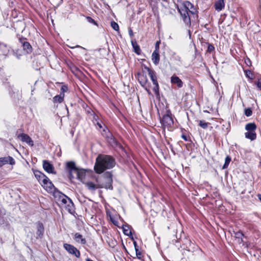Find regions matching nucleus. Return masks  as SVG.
<instances>
[{"label":"nucleus","mask_w":261,"mask_h":261,"mask_svg":"<svg viewBox=\"0 0 261 261\" xmlns=\"http://www.w3.org/2000/svg\"><path fill=\"white\" fill-rule=\"evenodd\" d=\"M34 174L35 177L41 184L43 182V181H44L45 179L47 178V176L39 170L34 171Z\"/></svg>","instance_id":"18"},{"label":"nucleus","mask_w":261,"mask_h":261,"mask_svg":"<svg viewBox=\"0 0 261 261\" xmlns=\"http://www.w3.org/2000/svg\"><path fill=\"white\" fill-rule=\"evenodd\" d=\"M110 219L112 222L116 226H118V222L115 220H114L113 218L110 217Z\"/></svg>","instance_id":"46"},{"label":"nucleus","mask_w":261,"mask_h":261,"mask_svg":"<svg viewBox=\"0 0 261 261\" xmlns=\"http://www.w3.org/2000/svg\"><path fill=\"white\" fill-rule=\"evenodd\" d=\"M109 144L112 146H117L118 145V142L114 138L113 134L109 131L108 130L106 132L105 136Z\"/></svg>","instance_id":"13"},{"label":"nucleus","mask_w":261,"mask_h":261,"mask_svg":"<svg viewBox=\"0 0 261 261\" xmlns=\"http://www.w3.org/2000/svg\"><path fill=\"white\" fill-rule=\"evenodd\" d=\"M17 138L20 139L21 141L27 143L30 146H34V142L28 135L21 133L18 135Z\"/></svg>","instance_id":"15"},{"label":"nucleus","mask_w":261,"mask_h":261,"mask_svg":"<svg viewBox=\"0 0 261 261\" xmlns=\"http://www.w3.org/2000/svg\"><path fill=\"white\" fill-rule=\"evenodd\" d=\"M111 27L116 31H118L119 29V25L117 23L115 22L114 21H112L111 23Z\"/></svg>","instance_id":"34"},{"label":"nucleus","mask_w":261,"mask_h":261,"mask_svg":"<svg viewBox=\"0 0 261 261\" xmlns=\"http://www.w3.org/2000/svg\"><path fill=\"white\" fill-rule=\"evenodd\" d=\"M3 215V214H2V212H1V211H0V217H1Z\"/></svg>","instance_id":"52"},{"label":"nucleus","mask_w":261,"mask_h":261,"mask_svg":"<svg viewBox=\"0 0 261 261\" xmlns=\"http://www.w3.org/2000/svg\"><path fill=\"white\" fill-rule=\"evenodd\" d=\"M115 164V160L112 156L99 154L96 159L94 169L96 173L100 174L106 169L113 168Z\"/></svg>","instance_id":"1"},{"label":"nucleus","mask_w":261,"mask_h":261,"mask_svg":"<svg viewBox=\"0 0 261 261\" xmlns=\"http://www.w3.org/2000/svg\"><path fill=\"white\" fill-rule=\"evenodd\" d=\"M19 42L21 44L23 49L27 54H30L32 51V47L25 38L21 37L19 38Z\"/></svg>","instance_id":"9"},{"label":"nucleus","mask_w":261,"mask_h":261,"mask_svg":"<svg viewBox=\"0 0 261 261\" xmlns=\"http://www.w3.org/2000/svg\"><path fill=\"white\" fill-rule=\"evenodd\" d=\"M154 87L153 88V91H154L156 96H159V85L158 84V82L153 83Z\"/></svg>","instance_id":"32"},{"label":"nucleus","mask_w":261,"mask_h":261,"mask_svg":"<svg viewBox=\"0 0 261 261\" xmlns=\"http://www.w3.org/2000/svg\"><path fill=\"white\" fill-rule=\"evenodd\" d=\"M42 184L44 188H45L49 192H53L54 194V191H55L56 190H58L55 187L53 184L47 177V178L44 179V181H43Z\"/></svg>","instance_id":"10"},{"label":"nucleus","mask_w":261,"mask_h":261,"mask_svg":"<svg viewBox=\"0 0 261 261\" xmlns=\"http://www.w3.org/2000/svg\"><path fill=\"white\" fill-rule=\"evenodd\" d=\"M54 197L56 198L57 200L62 206L66 205L67 201L70 200L68 196L59 191L58 190H56L54 191Z\"/></svg>","instance_id":"6"},{"label":"nucleus","mask_w":261,"mask_h":261,"mask_svg":"<svg viewBox=\"0 0 261 261\" xmlns=\"http://www.w3.org/2000/svg\"><path fill=\"white\" fill-rule=\"evenodd\" d=\"M15 164V160L10 156L0 158V168L6 164L14 165Z\"/></svg>","instance_id":"12"},{"label":"nucleus","mask_w":261,"mask_h":261,"mask_svg":"<svg viewBox=\"0 0 261 261\" xmlns=\"http://www.w3.org/2000/svg\"><path fill=\"white\" fill-rule=\"evenodd\" d=\"M66 168L68 172L69 178L70 179L74 178L75 177L74 173L77 169L75 163L72 161L67 162Z\"/></svg>","instance_id":"8"},{"label":"nucleus","mask_w":261,"mask_h":261,"mask_svg":"<svg viewBox=\"0 0 261 261\" xmlns=\"http://www.w3.org/2000/svg\"><path fill=\"white\" fill-rule=\"evenodd\" d=\"M63 206L65 207L70 214H72L74 212V204L71 199H70V200L67 201L66 204L64 205Z\"/></svg>","instance_id":"21"},{"label":"nucleus","mask_w":261,"mask_h":261,"mask_svg":"<svg viewBox=\"0 0 261 261\" xmlns=\"http://www.w3.org/2000/svg\"><path fill=\"white\" fill-rule=\"evenodd\" d=\"M199 125L203 129H206L208 123L205 122L204 120H199Z\"/></svg>","instance_id":"33"},{"label":"nucleus","mask_w":261,"mask_h":261,"mask_svg":"<svg viewBox=\"0 0 261 261\" xmlns=\"http://www.w3.org/2000/svg\"><path fill=\"white\" fill-rule=\"evenodd\" d=\"M136 256H137V258L138 259H141L142 253H141V252L139 251V249H136Z\"/></svg>","instance_id":"42"},{"label":"nucleus","mask_w":261,"mask_h":261,"mask_svg":"<svg viewBox=\"0 0 261 261\" xmlns=\"http://www.w3.org/2000/svg\"><path fill=\"white\" fill-rule=\"evenodd\" d=\"M247 132L245 133V137L251 141L255 140L256 138L257 135L255 130L257 128V126L254 122H250L247 123L245 127Z\"/></svg>","instance_id":"4"},{"label":"nucleus","mask_w":261,"mask_h":261,"mask_svg":"<svg viewBox=\"0 0 261 261\" xmlns=\"http://www.w3.org/2000/svg\"><path fill=\"white\" fill-rule=\"evenodd\" d=\"M231 160V158L229 156V155H227L225 159V163L222 167V169H225L226 168H227L230 161Z\"/></svg>","instance_id":"31"},{"label":"nucleus","mask_w":261,"mask_h":261,"mask_svg":"<svg viewBox=\"0 0 261 261\" xmlns=\"http://www.w3.org/2000/svg\"><path fill=\"white\" fill-rule=\"evenodd\" d=\"M225 6L224 0H218L215 3V8L217 11H221Z\"/></svg>","instance_id":"22"},{"label":"nucleus","mask_w":261,"mask_h":261,"mask_svg":"<svg viewBox=\"0 0 261 261\" xmlns=\"http://www.w3.org/2000/svg\"><path fill=\"white\" fill-rule=\"evenodd\" d=\"M244 113L247 117H249L251 116L252 114V111L251 109L250 108L245 109L244 110Z\"/></svg>","instance_id":"35"},{"label":"nucleus","mask_w":261,"mask_h":261,"mask_svg":"<svg viewBox=\"0 0 261 261\" xmlns=\"http://www.w3.org/2000/svg\"><path fill=\"white\" fill-rule=\"evenodd\" d=\"M64 248L69 253L73 255H74L76 257L79 258L80 257L81 253L80 251L74 246L65 243L63 245Z\"/></svg>","instance_id":"7"},{"label":"nucleus","mask_w":261,"mask_h":261,"mask_svg":"<svg viewBox=\"0 0 261 261\" xmlns=\"http://www.w3.org/2000/svg\"><path fill=\"white\" fill-rule=\"evenodd\" d=\"M256 86L258 89L261 90V79H258L256 83Z\"/></svg>","instance_id":"45"},{"label":"nucleus","mask_w":261,"mask_h":261,"mask_svg":"<svg viewBox=\"0 0 261 261\" xmlns=\"http://www.w3.org/2000/svg\"><path fill=\"white\" fill-rule=\"evenodd\" d=\"M160 41H157L155 43V49H154V51L159 52V44H160Z\"/></svg>","instance_id":"41"},{"label":"nucleus","mask_w":261,"mask_h":261,"mask_svg":"<svg viewBox=\"0 0 261 261\" xmlns=\"http://www.w3.org/2000/svg\"><path fill=\"white\" fill-rule=\"evenodd\" d=\"M144 68L148 71V75L152 81V83L153 84L158 82L155 72L147 66H145Z\"/></svg>","instance_id":"17"},{"label":"nucleus","mask_w":261,"mask_h":261,"mask_svg":"<svg viewBox=\"0 0 261 261\" xmlns=\"http://www.w3.org/2000/svg\"><path fill=\"white\" fill-rule=\"evenodd\" d=\"M138 80L142 87H145L148 85V79L144 71L138 72L137 73Z\"/></svg>","instance_id":"11"},{"label":"nucleus","mask_w":261,"mask_h":261,"mask_svg":"<svg viewBox=\"0 0 261 261\" xmlns=\"http://www.w3.org/2000/svg\"><path fill=\"white\" fill-rule=\"evenodd\" d=\"M192 7H193V4L188 1L185 2L179 8L177 7V9L182 17L183 21L187 25L191 24V18L188 10H189V8H192Z\"/></svg>","instance_id":"3"},{"label":"nucleus","mask_w":261,"mask_h":261,"mask_svg":"<svg viewBox=\"0 0 261 261\" xmlns=\"http://www.w3.org/2000/svg\"><path fill=\"white\" fill-rule=\"evenodd\" d=\"M133 244H134L135 249V251H136V249H138V246L137 245V243L136 241H134L133 242Z\"/></svg>","instance_id":"47"},{"label":"nucleus","mask_w":261,"mask_h":261,"mask_svg":"<svg viewBox=\"0 0 261 261\" xmlns=\"http://www.w3.org/2000/svg\"><path fill=\"white\" fill-rule=\"evenodd\" d=\"M112 176L110 172H105L101 178L96 179L98 187L112 190L113 189Z\"/></svg>","instance_id":"2"},{"label":"nucleus","mask_w":261,"mask_h":261,"mask_svg":"<svg viewBox=\"0 0 261 261\" xmlns=\"http://www.w3.org/2000/svg\"><path fill=\"white\" fill-rule=\"evenodd\" d=\"M86 19L88 22L93 24L95 25H97V22L92 17L90 16H87Z\"/></svg>","instance_id":"38"},{"label":"nucleus","mask_w":261,"mask_h":261,"mask_svg":"<svg viewBox=\"0 0 261 261\" xmlns=\"http://www.w3.org/2000/svg\"><path fill=\"white\" fill-rule=\"evenodd\" d=\"M143 88H145V90L147 92V93L148 94H150L151 92H150V91L149 90V84L148 83V85H146V86L145 87H143Z\"/></svg>","instance_id":"43"},{"label":"nucleus","mask_w":261,"mask_h":261,"mask_svg":"<svg viewBox=\"0 0 261 261\" xmlns=\"http://www.w3.org/2000/svg\"><path fill=\"white\" fill-rule=\"evenodd\" d=\"M68 90V87L66 85H63L62 86L61 88V92L60 94H62L63 96H64V93L65 92H66Z\"/></svg>","instance_id":"37"},{"label":"nucleus","mask_w":261,"mask_h":261,"mask_svg":"<svg viewBox=\"0 0 261 261\" xmlns=\"http://www.w3.org/2000/svg\"><path fill=\"white\" fill-rule=\"evenodd\" d=\"M180 58L179 57H178H178H177V59L179 61V60H180Z\"/></svg>","instance_id":"54"},{"label":"nucleus","mask_w":261,"mask_h":261,"mask_svg":"<svg viewBox=\"0 0 261 261\" xmlns=\"http://www.w3.org/2000/svg\"><path fill=\"white\" fill-rule=\"evenodd\" d=\"M189 13H190L191 14L193 15H195L196 17H197V15L196 14V9L193 7L192 8H189V10H188Z\"/></svg>","instance_id":"39"},{"label":"nucleus","mask_w":261,"mask_h":261,"mask_svg":"<svg viewBox=\"0 0 261 261\" xmlns=\"http://www.w3.org/2000/svg\"><path fill=\"white\" fill-rule=\"evenodd\" d=\"M152 61L153 63L155 65H157L159 62H160V55L159 52L154 51L152 54Z\"/></svg>","instance_id":"24"},{"label":"nucleus","mask_w":261,"mask_h":261,"mask_svg":"<svg viewBox=\"0 0 261 261\" xmlns=\"http://www.w3.org/2000/svg\"><path fill=\"white\" fill-rule=\"evenodd\" d=\"M37 232H36V235L37 238H42L43 234H44V228L43 225L42 223L40 222H38L37 223Z\"/></svg>","instance_id":"16"},{"label":"nucleus","mask_w":261,"mask_h":261,"mask_svg":"<svg viewBox=\"0 0 261 261\" xmlns=\"http://www.w3.org/2000/svg\"><path fill=\"white\" fill-rule=\"evenodd\" d=\"M123 231L124 234L127 236H132V232L129 229V226L128 225H124L122 226Z\"/></svg>","instance_id":"28"},{"label":"nucleus","mask_w":261,"mask_h":261,"mask_svg":"<svg viewBox=\"0 0 261 261\" xmlns=\"http://www.w3.org/2000/svg\"><path fill=\"white\" fill-rule=\"evenodd\" d=\"M97 125H98L100 128H101V127H102L101 124L100 123L97 122Z\"/></svg>","instance_id":"50"},{"label":"nucleus","mask_w":261,"mask_h":261,"mask_svg":"<svg viewBox=\"0 0 261 261\" xmlns=\"http://www.w3.org/2000/svg\"><path fill=\"white\" fill-rule=\"evenodd\" d=\"M171 82L172 84H176L178 88L182 87L183 83L182 81L177 76L173 75L171 77Z\"/></svg>","instance_id":"20"},{"label":"nucleus","mask_w":261,"mask_h":261,"mask_svg":"<svg viewBox=\"0 0 261 261\" xmlns=\"http://www.w3.org/2000/svg\"><path fill=\"white\" fill-rule=\"evenodd\" d=\"M64 97L62 94L57 95L53 98V102L60 103L63 101Z\"/></svg>","instance_id":"29"},{"label":"nucleus","mask_w":261,"mask_h":261,"mask_svg":"<svg viewBox=\"0 0 261 261\" xmlns=\"http://www.w3.org/2000/svg\"><path fill=\"white\" fill-rule=\"evenodd\" d=\"M74 239L76 242L82 244H85L86 243V239L83 238V236L79 233H75Z\"/></svg>","instance_id":"23"},{"label":"nucleus","mask_w":261,"mask_h":261,"mask_svg":"<svg viewBox=\"0 0 261 261\" xmlns=\"http://www.w3.org/2000/svg\"><path fill=\"white\" fill-rule=\"evenodd\" d=\"M161 122L164 128L167 127L169 129L171 127L173 124V119L170 110L167 111V113L163 115L161 119Z\"/></svg>","instance_id":"5"},{"label":"nucleus","mask_w":261,"mask_h":261,"mask_svg":"<svg viewBox=\"0 0 261 261\" xmlns=\"http://www.w3.org/2000/svg\"><path fill=\"white\" fill-rule=\"evenodd\" d=\"M43 168L48 173L56 174L54 166L47 160L43 161Z\"/></svg>","instance_id":"14"},{"label":"nucleus","mask_w":261,"mask_h":261,"mask_svg":"<svg viewBox=\"0 0 261 261\" xmlns=\"http://www.w3.org/2000/svg\"><path fill=\"white\" fill-rule=\"evenodd\" d=\"M234 237L237 239H242V237L244 236V234L242 231H238L237 232H234Z\"/></svg>","instance_id":"36"},{"label":"nucleus","mask_w":261,"mask_h":261,"mask_svg":"<svg viewBox=\"0 0 261 261\" xmlns=\"http://www.w3.org/2000/svg\"><path fill=\"white\" fill-rule=\"evenodd\" d=\"M86 261H93V260H91V259H90L89 258H87L86 259Z\"/></svg>","instance_id":"51"},{"label":"nucleus","mask_w":261,"mask_h":261,"mask_svg":"<svg viewBox=\"0 0 261 261\" xmlns=\"http://www.w3.org/2000/svg\"><path fill=\"white\" fill-rule=\"evenodd\" d=\"M128 34L131 38L134 36V33L131 28H128Z\"/></svg>","instance_id":"44"},{"label":"nucleus","mask_w":261,"mask_h":261,"mask_svg":"<svg viewBox=\"0 0 261 261\" xmlns=\"http://www.w3.org/2000/svg\"><path fill=\"white\" fill-rule=\"evenodd\" d=\"M246 74H247V76L248 77H249V75H248V74H247V72H246Z\"/></svg>","instance_id":"55"},{"label":"nucleus","mask_w":261,"mask_h":261,"mask_svg":"<svg viewBox=\"0 0 261 261\" xmlns=\"http://www.w3.org/2000/svg\"><path fill=\"white\" fill-rule=\"evenodd\" d=\"M131 43H132V45L133 47L134 52L135 53H136L137 55H140L141 50L140 46L138 44L137 41L135 40H132Z\"/></svg>","instance_id":"25"},{"label":"nucleus","mask_w":261,"mask_h":261,"mask_svg":"<svg viewBox=\"0 0 261 261\" xmlns=\"http://www.w3.org/2000/svg\"><path fill=\"white\" fill-rule=\"evenodd\" d=\"M85 185L88 190L90 191H95L96 189L99 188L98 185H96L94 183L91 181H88L85 183Z\"/></svg>","instance_id":"26"},{"label":"nucleus","mask_w":261,"mask_h":261,"mask_svg":"<svg viewBox=\"0 0 261 261\" xmlns=\"http://www.w3.org/2000/svg\"><path fill=\"white\" fill-rule=\"evenodd\" d=\"M182 138L186 141H188V138L185 135H182L181 136Z\"/></svg>","instance_id":"48"},{"label":"nucleus","mask_w":261,"mask_h":261,"mask_svg":"<svg viewBox=\"0 0 261 261\" xmlns=\"http://www.w3.org/2000/svg\"><path fill=\"white\" fill-rule=\"evenodd\" d=\"M68 66L70 68L72 72L74 74H76L79 71H80L79 69L76 66H75L72 62H70V63L68 64Z\"/></svg>","instance_id":"30"},{"label":"nucleus","mask_w":261,"mask_h":261,"mask_svg":"<svg viewBox=\"0 0 261 261\" xmlns=\"http://www.w3.org/2000/svg\"><path fill=\"white\" fill-rule=\"evenodd\" d=\"M74 174L75 175L77 179L82 181L85 177L86 171L84 169H79L77 168Z\"/></svg>","instance_id":"19"},{"label":"nucleus","mask_w":261,"mask_h":261,"mask_svg":"<svg viewBox=\"0 0 261 261\" xmlns=\"http://www.w3.org/2000/svg\"><path fill=\"white\" fill-rule=\"evenodd\" d=\"M214 49H215V47L212 44H208L207 50V51L208 52L211 53L213 50H214Z\"/></svg>","instance_id":"40"},{"label":"nucleus","mask_w":261,"mask_h":261,"mask_svg":"<svg viewBox=\"0 0 261 261\" xmlns=\"http://www.w3.org/2000/svg\"><path fill=\"white\" fill-rule=\"evenodd\" d=\"M84 108H85V111L87 114H90L93 116V119L96 120L98 116L95 114L93 110L86 104L83 106Z\"/></svg>","instance_id":"27"},{"label":"nucleus","mask_w":261,"mask_h":261,"mask_svg":"<svg viewBox=\"0 0 261 261\" xmlns=\"http://www.w3.org/2000/svg\"><path fill=\"white\" fill-rule=\"evenodd\" d=\"M75 47H78V48L80 47L81 48L82 47L81 46H80V45H76Z\"/></svg>","instance_id":"53"},{"label":"nucleus","mask_w":261,"mask_h":261,"mask_svg":"<svg viewBox=\"0 0 261 261\" xmlns=\"http://www.w3.org/2000/svg\"><path fill=\"white\" fill-rule=\"evenodd\" d=\"M257 197L259 199V200L261 201V194H258L257 195Z\"/></svg>","instance_id":"49"}]
</instances>
